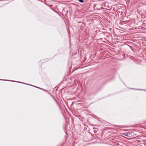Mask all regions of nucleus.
Wrapping results in <instances>:
<instances>
[{
	"mask_svg": "<svg viewBox=\"0 0 146 146\" xmlns=\"http://www.w3.org/2000/svg\"><path fill=\"white\" fill-rule=\"evenodd\" d=\"M78 1L80 2H81V3H82L83 2V0H78Z\"/></svg>",
	"mask_w": 146,
	"mask_h": 146,
	"instance_id": "f257e3e1",
	"label": "nucleus"
}]
</instances>
